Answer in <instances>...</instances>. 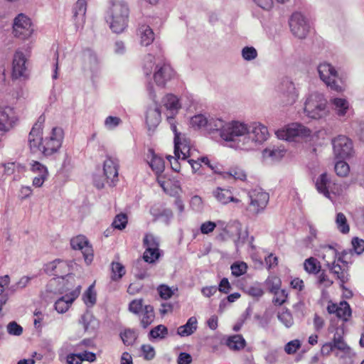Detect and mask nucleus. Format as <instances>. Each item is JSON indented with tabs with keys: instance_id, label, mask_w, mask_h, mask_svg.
<instances>
[{
	"instance_id": "34",
	"label": "nucleus",
	"mask_w": 364,
	"mask_h": 364,
	"mask_svg": "<svg viewBox=\"0 0 364 364\" xmlns=\"http://www.w3.org/2000/svg\"><path fill=\"white\" fill-rule=\"evenodd\" d=\"M246 345V341L241 335H235L230 336L227 340V346L230 349L240 350L243 349Z\"/></svg>"
},
{
	"instance_id": "48",
	"label": "nucleus",
	"mask_w": 364,
	"mask_h": 364,
	"mask_svg": "<svg viewBox=\"0 0 364 364\" xmlns=\"http://www.w3.org/2000/svg\"><path fill=\"white\" fill-rule=\"evenodd\" d=\"M159 250L146 249L143 254V259L146 262L154 263L160 257Z\"/></svg>"
},
{
	"instance_id": "30",
	"label": "nucleus",
	"mask_w": 364,
	"mask_h": 364,
	"mask_svg": "<svg viewBox=\"0 0 364 364\" xmlns=\"http://www.w3.org/2000/svg\"><path fill=\"white\" fill-rule=\"evenodd\" d=\"M197 323V318L195 316L189 318L185 325L178 328V334L183 337L191 336L196 331Z\"/></svg>"
},
{
	"instance_id": "57",
	"label": "nucleus",
	"mask_w": 364,
	"mask_h": 364,
	"mask_svg": "<svg viewBox=\"0 0 364 364\" xmlns=\"http://www.w3.org/2000/svg\"><path fill=\"white\" fill-rule=\"evenodd\" d=\"M247 266L245 262L234 263L231 265L232 274L235 277H240L247 272Z\"/></svg>"
},
{
	"instance_id": "53",
	"label": "nucleus",
	"mask_w": 364,
	"mask_h": 364,
	"mask_svg": "<svg viewBox=\"0 0 364 364\" xmlns=\"http://www.w3.org/2000/svg\"><path fill=\"white\" fill-rule=\"evenodd\" d=\"M323 259L325 261L326 266L327 261H336L337 250L335 248L331 246H326L323 247Z\"/></svg>"
},
{
	"instance_id": "55",
	"label": "nucleus",
	"mask_w": 364,
	"mask_h": 364,
	"mask_svg": "<svg viewBox=\"0 0 364 364\" xmlns=\"http://www.w3.org/2000/svg\"><path fill=\"white\" fill-rule=\"evenodd\" d=\"M318 274L317 282L320 286L324 288H328L333 284V282L329 278L324 270H320Z\"/></svg>"
},
{
	"instance_id": "2",
	"label": "nucleus",
	"mask_w": 364,
	"mask_h": 364,
	"mask_svg": "<svg viewBox=\"0 0 364 364\" xmlns=\"http://www.w3.org/2000/svg\"><path fill=\"white\" fill-rule=\"evenodd\" d=\"M110 28L116 33L123 32L127 27L129 9L122 0L112 3Z\"/></svg>"
},
{
	"instance_id": "3",
	"label": "nucleus",
	"mask_w": 364,
	"mask_h": 364,
	"mask_svg": "<svg viewBox=\"0 0 364 364\" xmlns=\"http://www.w3.org/2000/svg\"><path fill=\"white\" fill-rule=\"evenodd\" d=\"M269 136L267 127L259 122H253L248 128L247 136L244 137V141L238 145V149L249 151L255 149L257 144L265 141Z\"/></svg>"
},
{
	"instance_id": "61",
	"label": "nucleus",
	"mask_w": 364,
	"mask_h": 364,
	"mask_svg": "<svg viewBox=\"0 0 364 364\" xmlns=\"http://www.w3.org/2000/svg\"><path fill=\"white\" fill-rule=\"evenodd\" d=\"M7 331L10 335L20 336L23 333V328L16 321H11L7 325Z\"/></svg>"
},
{
	"instance_id": "40",
	"label": "nucleus",
	"mask_w": 364,
	"mask_h": 364,
	"mask_svg": "<svg viewBox=\"0 0 364 364\" xmlns=\"http://www.w3.org/2000/svg\"><path fill=\"white\" fill-rule=\"evenodd\" d=\"M111 269V279L113 281H119L126 273L124 267L119 262H112Z\"/></svg>"
},
{
	"instance_id": "35",
	"label": "nucleus",
	"mask_w": 364,
	"mask_h": 364,
	"mask_svg": "<svg viewBox=\"0 0 364 364\" xmlns=\"http://www.w3.org/2000/svg\"><path fill=\"white\" fill-rule=\"evenodd\" d=\"M331 103L334 106L336 114L340 117L344 116L349 108L348 101L343 98H334L331 100Z\"/></svg>"
},
{
	"instance_id": "31",
	"label": "nucleus",
	"mask_w": 364,
	"mask_h": 364,
	"mask_svg": "<svg viewBox=\"0 0 364 364\" xmlns=\"http://www.w3.org/2000/svg\"><path fill=\"white\" fill-rule=\"evenodd\" d=\"M161 118V110L159 107L149 109L146 112V122L149 129L156 127Z\"/></svg>"
},
{
	"instance_id": "5",
	"label": "nucleus",
	"mask_w": 364,
	"mask_h": 364,
	"mask_svg": "<svg viewBox=\"0 0 364 364\" xmlns=\"http://www.w3.org/2000/svg\"><path fill=\"white\" fill-rule=\"evenodd\" d=\"M320 78L331 90L341 92L344 90V82L338 77L337 71L329 63H321L318 67Z\"/></svg>"
},
{
	"instance_id": "45",
	"label": "nucleus",
	"mask_w": 364,
	"mask_h": 364,
	"mask_svg": "<svg viewBox=\"0 0 364 364\" xmlns=\"http://www.w3.org/2000/svg\"><path fill=\"white\" fill-rule=\"evenodd\" d=\"M82 299L85 304L88 307H91L95 304L97 301V294L93 289L92 285L90 286L89 288L86 290L83 294Z\"/></svg>"
},
{
	"instance_id": "63",
	"label": "nucleus",
	"mask_w": 364,
	"mask_h": 364,
	"mask_svg": "<svg viewBox=\"0 0 364 364\" xmlns=\"http://www.w3.org/2000/svg\"><path fill=\"white\" fill-rule=\"evenodd\" d=\"M160 296L164 299L171 298L173 294L172 289L167 285L161 284L158 287Z\"/></svg>"
},
{
	"instance_id": "23",
	"label": "nucleus",
	"mask_w": 364,
	"mask_h": 364,
	"mask_svg": "<svg viewBox=\"0 0 364 364\" xmlns=\"http://www.w3.org/2000/svg\"><path fill=\"white\" fill-rule=\"evenodd\" d=\"M86 11L87 0H77L73 8V18L77 29L85 23Z\"/></svg>"
},
{
	"instance_id": "39",
	"label": "nucleus",
	"mask_w": 364,
	"mask_h": 364,
	"mask_svg": "<svg viewBox=\"0 0 364 364\" xmlns=\"http://www.w3.org/2000/svg\"><path fill=\"white\" fill-rule=\"evenodd\" d=\"M336 224L338 230L343 234H347L350 231L346 216L343 213H338L336 217Z\"/></svg>"
},
{
	"instance_id": "22",
	"label": "nucleus",
	"mask_w": 364,
	"mask_h": 364,
	"mask_svg": "<svg viewBox=\"0 0 364 364\" xmlns=\"http://www.w3.org/2000/svg\"><path fill=\"white\" fill-rule=\"evenodd\" d=\"M27 59L25 55L21 52L17 50L14 55L12 63V77L15 79L27 75Z\"/></svg>"
},
{
	"instance_id": "38",
	"label": "nucleus",
	"mask_w": 364,
	"mask_h": 364,
	"mask_svg": "<svg viewBox=\"0 0 364 364\" xmlns=\"http://www.w3.org/2000/svg\"><path fill=\"white\" fill-rule=\"evenodd\" d=\"M277 318L287 328H290L294 324L293 316L287 308H283L281 311L278 312Z\"/></svg>"
},
{
	"instance_id": "19",
	"label": "nucleus",
	"mask_w": 364,
	"mask_h": 364,
	"mask_svg": "<svg viewBox=\"0 0 364 364\" xmlns=\"http://www.w3.org/2000/svg\"><path fill=\"white\" fill-rule=\"evenodd\" d=\"M70 245L73 250H78L82 252L87 264L92 262L94 257L93 249L85 236L77 235L72 238Z\"/></svg>"
},
{
	"instance_id": "33",
	"label": "nucleus",
	"mask_w": 364,
	"mask_h": 364,
	"mask_svg": "<svg viewBox=\"0 0 364 364\" xmlns=\"http://www.w3.org/2000/svg\"><path fill=\"white\" fill-rule=\"evenodd\" d=\"M162 102L164 106L170 111L177 112L181 108L178 97L173 94H167L165 95Z\"/></svg>"
},
{
	"instance_id": "44",
	"label": "nucleus",
	"mask_w": 364,
	"mask_h": 364,
	"mask_svg": "<svg viewBox=\"0 0 364 364\" xmlns=\"http://www.w3.org/2000/svg\"><path fill=\"white\" fill-rule=\"evenodd\" d=\"M245 293L254 299H259L264 294V290L259 283L253 284L247 287Z\"/></svg>"
},
{
	"instance_id": "54",
	"label": "nucleus",
	"mask_w": 364,
	"mask_h": 364,
	"mask_svg": "<svg viewBox=\"0 0 364 364\" xmlns=\"http://www.w3.org/2000/svg\"><path fill=\"white\" fill-rule=\"evenodd\" d=\"M301 341L298 339L290 341L284 346V351L288 355H292L297 352L301 348Z\"/></svg>"
},
{
	"instance_id": "15",
	"label": "nucleus",
	"mask_w": 364,
	"mask_h": 364,
	"mask_svg": "<svg viewBox=\"0 0 364 364\" xmlns=\"http://www.w3.org/2000/svg\"><path fill=\"white\" fill-rule=\"evenodd\" d=\"M332 144L334 154L338 158L343 159L348 158L353 152L352 141L345 136H338L335 138Z\"/></svg>"
},
{
	"instance_id": "11",
	"label": "nucleus",
	"mask_w": 364,
	"mask_h": 364,
	"mask_svg": "<svg viewBox=\"0 0 364 364\" xmlns=\"http://www.w3.org/2000/svg\"><path fill=\"white\" fill-rule=\"evenodd\" d=\"M248 196L250 200L249 210L255 214H258L267 206L269 196L262 189H253L249 191Z\"/></svg>"
},
{
	"instance_id": "49",
	"label": "nucleus",
	"mask_w": 364,
	"mask_h": 364,
	"mask_svg": "<svg viewBox=\"0 0 364 364\" xmlns=\"http://www.w3.org/2000/svg\"><path fill=\"white\" fill-rule=\"evenodd\" d=\"M336 174L340 177H346L350 171L349 165L344 161H338L334 167Z\"/></svg>"
},
{
	"instance_id": "36",
	"label": "nucleus",
	"mask_w": 364,
	"mask_h": 364,
	"mask_svg": "<svg viewBox=\"0 0 364 364\" xmlns=\"http://www.w3.org/2000/svg\"><path fill=\"white\" fill-rule=\"evenodd\" d=\"M264 285L270 293L281 289L282 280L276 275H269L264 281Z\"/></svg>"
},
{
	"instance_id": "1",
	"label": "nucleus",
	"mask_w": 364,
	"mask_h": 364,
	"mask_svg": "<svg viewBox=\"0 0 364 364\" xmlns=\"http://www.w3.org/2000/svg\"><path fill=\"white\" fill-rule=\"evenodd\" d=\"M45 117H38L28 134V144L33 152L40 151L44 156L48 157L58 152L64 139V131L60 127H54L45 136H43V123Z\"/></svg>"
},
{
	"instance_id": "32",
	"label": "nucleus",
	"mask_w": 364,
	"mask_h": 364,
	"mask_svg": "<svg viewBox=\"0 0 364 364\" xmlns=\"http://www.w3.org/2000/svg\"><path fill=\"white\" fill-rule=\"evenodd\" d=\"M119 336L125 346H132L138 338V333L134 329L126 328L120 333Z\"/></svg>"
},
{
	"instance_id": "41",
	"label": "nucleus",
	"mask_w": 364,
	"mask_h": 364,
	"mask_svg": "<svg viewBox=\"0 0 364 364\" xmlns=\"http://www.w3.org/2000/svg\"><path fill=\"white\" fill-rule=\"evenodd\" d=\"M168 333V328L164 325L159 324L150 331L149 337L154 339H164Z\"/></svg>"
},
{
	"instance_id": "64",
	"label": "nucleus",
	"mask_w": 364,
	"mask_h": 364,
	"mask_svg": "<svg viewBox=\"0 0 364 364\" xmlns=\"http://www.w3.org/2000/svg\"><path fill=\"white\" fill-rule=\"evenodd\" d=\"M352 245L357 254H361L364 252V240L354 237L352 240Z\"/></svg>"
},
{
	"instance_id": "13",
	"label": "nucleus",
	"mask_w": 364,
	"mask_h": 364,
	"mask_svg": "<svg viewBox=\"0 0 364 364\" xmlns=\"http://www.w3.org/2000/svg\"><path fill=\"white\" fill-rule=\"evenodd\" d=\"M149 164L153 171L155 172L156 175V181L163 191L166 193L171 195V193L168 190L169 181H166L165 176L162 175L165 168V162L164 159L152 152V157L151 161L149 162Z\"/></svg>"
},
{
	"instance_id": "6",
	"label": "nucleus",
	"mask_w": 364,
	"mask_h": 364,
	"mask_svg": "<svg viewBox=\"0 0 364 364\" xmlns=\"http://www.w3.org/2000/svg\"><path fill=\"white\" fill-rule=\"evenodd\" d=\"M248 127L244 123L239 122H228L222 132V139L225 141H237V147L244 141L247 136Z\"/></svg>"
},
{
	"instance_id": "20",
	"label": "nucleus",
	"mask_w": 364,
	"mask_h": 364,
	"mask_svg": "<svg viewBox=\"0 0 364 364\" xmlns=\"http://www.w3.org/2000/svg\"><path fill=\"white\" fill-rule=\"evenodd\" d=\"M17 120L18 118L12 107H0V132H9L15 126Z\"/></svg>"
},
{
	"instance_id": "42",
	"label": "nucleus",
	"mask_w": 364,
	"mask_h": 364,
	"mask_svg": "<svg viewBox=\"0 0 364 364\" xmlns=\"http://www.w3.org/2000/svg\"><path fill=\"white\" fill-rule=\"evenodd\" d=\"M285 85L288 88L287 93V105H293L298 98V92L294 87V85L292 82L290 81H285Z\"/></svg>"
},
{
	"instance_id": "12",
	"label": "nucleus",
	"mask_w": 364,
	"mask_h": 364,
	"mask_svg": "<svg viewBox=\"0 0 364 364\" xmlns=\"http://www.w3.org/2000/svg\"><path fill=\"white\" fill-rule=\"evenodd\" d=\"M310 134L311 131L309 129L298 123H293L288 125L285 129L276 132L279 139L287 141H294L297 136H308Z\"/></svg>"
},
{
	"instance_id": "37",
	"label": "nucleus",
	"mask_w": 364,
	"mask_h": 364,
	"mask_svg": "<svg viewBox=\"0 0 364 364\" xmlns=\"http://www.w3.org/2000/svg\"><path fill=\"white\" fill-rule=\"evenodd\" d=\"M304 268L309 274H316L321 270V265L316 258L311 257L304 261Z\"/></svg>"
},
{
	"instance_id": "17",
	"label": "nucleus",
	"mask_w": 364,
	"mask_h": 364,
	"mask_svg": "<svg viewBox=\"0 0 364 364\" xmlns=\"http://www.w3.org/2000/svg\"><path fill=\"white\" fill-rule=\"evenodd\" d=\"M289 26L294 36L304 38L307 36L309 26L301 13H294L289 20Z\"/></svg>"
},
{
	"instance_id": "56",
	"label": "nucleus",
	"mask_w": 364,
	"mask_h": 364,
	"mask_svg": "<svg viewBox=\"0 0 364 364\" xmlns=\"http://www.w3.org/2000/svg\"><path fill=\"white\" fill-rule=\"evenodd\" d=\"M71 304L65 297L62 296L55 303V309L59 313H65L68 310Z\"/></svg>"
},
{
	"instance_id": "50",
	"label": "nucleus",
	"mask_w": 364,
	"mask_h": 364,
	"mask_svg": "<svg viewBox=\"0 0 364 364\" xmlns=\"http://www.w3.org/2000/svg\"><path fill=\"white\" fill-rule=\"evenodd\" d=\"M208 120L203 114H198L193 116L191 119V124L195 129H200L205 126L208 127Z\"/></svg>"
},
{
	"instance_id": "21",
	"label": "nucleus",
	"mask_w": 364,
	"mask_h": 364,
	"mask_svg": "<svg viewBox=\"0 0 364 364\" xmlns=\"http://www.w3.org/2000/svg\"><path fill=\"white\" fill-rule=\"evenodd\" d=\"M327 311L330 314H336L338 318L345 322L348 321L352 315L350 305L346 301H341L338 304L329 301L327 306Z\"/></svg>"
},
{
	"instance_id": "26",
	"label": "nucleus",
	"mask_w": 364,
	"mask_h": 364,
	"mask_svg": "<svg viewBox=\"0 0 364 364\" xmlns=\"http://www.w3.org/2000/svg\"><path fill=\"white\" fill-rule=\"evenodd\" d=\"M140 316V326L144 328H147L155 320V312L151 305L147 304L144 306L142 312L139 315Z\"/></svg>"
},
{
	"instance_id": "43",
	"label": "nucleus",
	"mask_w": 364,
	"mask_h": 364,
	"mask_svg": "<svg viewBox=\"0 0 364 364\" xmlns=\"http://www.w3.org/2000/svg\"><path fill=\"white\" fill-rule=\"evenodd\" d=\"M128 223V217L127 215L123 213L117 214L112 223V226L114 229H117L119 230H122L125 229Z\"/></svg>"
},
{
	"instance_id": "24",
	"label": "nucleus",
	"mask_w": 364,
	"mask_h": 364,
	"mask_svg": "<svg viewBox=\"0 0 364 364\" xmlns=\"http://www.w3.org/2000/svg\"><path fill=\"white\" fill-rule=\"evenodd\" d=\"M326 348H328V352H331L334 348L341 351H347L349 347L344 341L342 334L336 332L334 334L332 342L325 343L322 346L321 350L323 352Z\"/></svg>"
},
{
	"instance_id": "46",
	"label": "nucleus",
	"mask_w": 364,
	"mask_h": 364,
	"mask_svg": "<svg viewBox=\"0 0 364 364\" xmlns=\"http://www.w3.org/2000/svg\"><path fill=\"white\" fill-rule=\"evenodd\" d=\"M227 124L220 119H211L208 121V127L210 131H220V135L222 137V132Z\"/></svg>"
},
{
	"instance_id": "16",
	"label": "nucleus",
	"mask_w": 364,
	"mask_h": 364,
	"mask_svg": "<svg viewBox=\"0 0 364 364\" xmlns=\"http://www.w3.org/2000/svg\"><path fill=\"white\" fill-rule=\"evenodd\" d=\"M119 161L107 156L103 163V172L109 186H114L119 181Z\"/></svg>"
},
{
	"instance_id": "9",
	"label": "nucleus",
	"mask_w": 364,
	"mask_h": 364,
	"mask_svg": "<svg viewBox=\"0 0 364 364\" xmlns=\"http://www.w3.org/2000/svg\"><path fill=\"white\" fill-rule=\"evenodd\" d=\"M175 76L176 72L169 63L164 61L156 65L153 78L157 86L165 87Z\"/></svg>"
},
{
	"instance_id": "47",
	"label": "nucleus",
	"mask_w": 364,
	"mask_h": 364,
	"mask_svg": "<svg viewBox=\"0 0 364 364\" xmlns=\"http://www.w3.org/2000/svg\"><path fill=\"white\" fill-rule=\"evenodd\" d=\"M144 306L143 299H135L129 303L128 309L132 314L139 315Z\"/></svg>"
},
{
	"instance_id": "28",
	"label": "nucleus",
	"mask_w": 364,
	"mask_h": 364,
	"mask_svg": "<svg viewBox=\"0 0 364 364\" xmlns=\"http://www.w3.org/2000/svg\"><path fill=\"white\" fill-rule=\"evenodd\" d=\"M85 331L92 333L99 327V321L91 314L86 313L83 314L80 319Z\"/></svg>"
},
{
	"instance_id": "27",
	"label": "nucleus",
	"mask_w": 364,
	"mask_h": 364,
	"mask_svg": "<svg viewBox=\"0 0 364 364\" xmlns=\"http://www.w3.org/2000/svg\"><path fill=\"white\" fill-rule=\"evenodd\" d=\"M214 196L223 204H228L230 202L235 203L240 202V200L233 197L232 191L228 188H217L214 191Z\"/></svg>"
},
{
	"instance_id": "25",
	"label": "nucleus",
	"mask_w": 364,
	"mask_h": 364,
	"mask_svg": "<svg viewBox=\"0 0 364 364\" xmlns=\"http://www.w3.org/2000/svg\"><path fill=\"white\" fill-rule=\"evenodd\" d=\"M221 176L226 180L232 179L233 181H245L247 180V173L240 166H235L231 167L228 171L221 173Z\"/></svg>"
},
{
	"instance_id": "4",
	"label": "nucleus",
	"mask_w": 364,
	"mask_h": 364,
	"mask_svg": "<svg viewBox=\"0 0 364 364\" xmlns=\"http://www.w3.org/2000/svg\"><path fill=\"white\" fill-rule=\"evenodd\" d=\"M327 100L323 94L314 92L309 95L304 104V112L311 119H320L326 114Z\"/></svg>"
},
{
	"instance_id": "58",
	"label": "nucleus",
	"mask_w": 364,
	"mask_h": 364,
	"mask_svg": "<svg viewBox=\"0 0 364 364\" xmlns=\"http://www.w3.org/2000/svg\"><path fill=\"white\" fill-rule=\"evenodd\" d=\"M31 170L32 172L37 173L38 175L43 174L44 176H48L47 167L38 161H33Z\"/></svg>"
},
{
	"instance_id": "62",
	"label": "nucleus",
	"mask_w": 364,
	"mask_h": 364,
	"mask_svg": "<svg viewBox=\"0 0 364 364\" xmlns=\"http://www.w3.org/2000/svg\"><path fill=\"white\" fill-rule=\"evenodd\" d=\"M217 227V223L212 221H206L200 225V230L203 235H208L215 230Z\"/></svg>"
},
{
	"instance_id": "59",
	"label": "nucleus",
	"mask_w": 364,
	"mask_h": 364,
	"mask_svg": "<svg viewBox=\"0 0 364 364\" xmlns=\"http://www.w3.org/2000/svg\"><path fill=\"white\" fill-rule=\"evenodd\" d=\"M242 56L246 60H252L257 58V52L254 47L246 46L242 50Z\"/></svg>"
},
{
	"instance_id": "60",
	"label": "nucleus",
	"mask_w": 364,
	"mask_h": 364,
	"mask_svg": "<svg viewBox=\"0 0 364 364\" xmlns=\"http://www.w3.org/2000/svg\"><path fill=\"white\" fill-rule=\"evenodd\" d=\"M141 350L144 359L150 360L155 357V350L152 346L149 344H143L141 346Z\"/></svg>"
},
{
	"instance_id": "7",
	"label": "nucleus",
	"mask_w": 364,
	"mask_h": 364,
	"mask_svg": "<svg viewBox=\"0 0 364 364\" xmlns=\"http://www.w3.org/2000/svg\"><path fill=\"white\" fill-rule=\"evenodd\" d=\"M167 121L171 125V129L174 133V154L179 159L182 155V159H186L190 156L191 145L190 141L185 137H182L180 132L177 131V127L174 122V117H168Z\"/></svg>"
},
{
	"instance_id": "14",
	"label": "nucleus",
	"mask_w": 364,
	"mask_h": 364,
	"mask_svg": "<svg viewBox=\"0 0 364 364\" xmlns=\"http://www.w3.org/2000/svg\"><path fill=\"white\" fill-rule=\"evenodd\" d=\"M327 267L341 282V287L345 289L344 284L348 281V264L340 257L336 261H327Z\"/></svg>"
},
{
	"instance_id": "8",
	"label": "nucleus",
	"mask_w": 364,
	"mask_h": 364,
	"mask_svg": "<svg viewBox=\"0 0 364 364\" xmlns=\"http://www.w3.org/2000/svg\"><path fill=\"white\" fill-rule=\"evenodd\" d=\"M315 186L317 191L328 198H331V193L340 195L342 193L341 186L332 182L327 173H321L316 178Z\"/></svg>"
},
{
	"instance_id": "18",
	"label": "nucleus",
	"mask_w": 364,
	"mask_h": 364,
	"mask_svg": "<svg viewBox=\"0 0 364 364\" xmlns=\"http://www.w3.org/2000/svg\"><path fill=\"white\" fill-rule=\"evenodd\" d=\"M71 267L72 264L70 262L58 259L48 263L45 270L50 275L64 278L70 274Z\"/></svg>"
},
{
	"instance_id": "10",
	"label": "nucleus",
	"mask_w": 364,
	"mask_h": 364,
	"mask_svg": "<svg viewBox=\"0 0 364 364\" xmlns=\"http://www.w3.org/2000/svg\"><path fill=\"white\" fill-rule=\"evenodd\" d=\"M33 32L31 19L23 14H19L14 21L13 33L15 37L24 40Z\"/></svg>"
},
{
	"instance_id": "51",
	"label": "nucleus",
	"mask_w": 364,
	"mask_h": 364,
	"mask_svg": "<svg viewBox=\"0 0 364 364\" xmlns=\"http://www.w3.org/2000/svg\"><path fill=\"white\" fill-rule=\"evenodd\" d=\"M274 296L273 298L272 302L276 306H282L287 301L288 294L286 292L284 289H279L272 293Z\"/></svg>"
},
{
	"instance_id": "52",
	"label": "nucleus",
	"mask_w": 364,
	"mask_h": 364,
	"mask_svg": "<svg viewBox=\"0 0 364 364\" xmlns=\"http://www.w3.org/2000/svg\"><path fill=\"white\" fill-rule=\"evenodd\" d=\"M143 242L146 249L159 250V243L156 238L151 234H146L144 236Z\"/></svg>"
},
{
	"instance_id": "29",
	"label": "nucleus",
	"mask_w": 364,
	"mask_h": 364,
	"mask_svg": "<svg viewBox=\"0 0 364 364\" xmlns=\"http://www.w3.org/2000/svg\"><path fill=\"white\" fill-rule=\"evenodd\" d=\"M138 35L141 39V44L145 46L150 45L154 40V33L147 25H141L138 29Z\"/></svg>"
}]
</instances>
